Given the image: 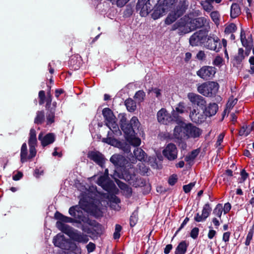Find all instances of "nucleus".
Wrapping results in <instances>:
<instances>
[{
  "label": "nucleus",
  "mask_w": 254,
  "mask_h": 254,
  "mask_svg": "<svg viewBox=\"0 0 254 254\" xmlns=\"http://www.w3.org/2000/svg\"><path fill=\"white\" fill-rule=\"evenodd\" d=\"M125 105L127 111L130 112H134L136 109V103L131 98L127 99L125 102Z\"/></svg>",
  "instance_id": "473e14b6"
},
{
  "label": "nucleus",
  "mask_w": 254,
  "mask_h": 254,
  "mask_svg": "<svg viewBox=\"0 0 254 254\" xmlns=\"http://www.w3.org/2000/svg\"><path fill=\"white\" fill-rule=\"evenodd\" d=\"M85 207L92 214L96 216H99L101 211L99 207L94 203H89L85 204Z\"/></svg>",
  "instance_id": "c85d7f7f"
},
{
  "label": "nucleus",
  "mask_w": 254,
  "mask_h": 254,
  "mask_svg": "<svg viewBox=\"0 0 254 254\" xmlns=\"http://www.w3.org/2000/svg\"><path fill=\"white\" fill-rule=\"evenodd\" d=\"M116 141V146L120 149H122L125 153H128L130 152V144H128L125 142L119 141L117 140H115Z\"/></svg>",
  "instance_id": "c9c22d12"
},
{
  "label": "nucleus",
  "mask_w": 254,
  "mask_h": 254,
  "mask_svg": "<svg viewBox=\"0 0 254 254\" xmlns=\"http://www.w3.org/2000/svg\"><path fill=\"white\" fill-rule=\"evenodd\" d=\"M127 140L130 145L133 146H138L141 143V140L139 138L133 137L132 135H128L127 137Z\"/></svg>",
  "instance_id": "e433bc0d"
},
{
  "label": "nucleus",
  "mask_w": 254,
  "mask_h": 254,
  "mask_svg": "<svg viewBox=\"0 0 254 254\" xmlns=\"http://www.w3.org/2000/svg\"><path fill=\"white\" fill-rule=\"evenodd\" d=\"M140 124L136 117H133L129 123L127 122L121 127V129L127 135H133L135 131L138 130Z\"/></svg>",
  "instance_id": "39448f33"
},
{
  "label": "nucleus",
  "mask_w": 254,
  "mask_h": 254,
  "mask_svg": "<svg viewBox=\"0 0 254 254\" xmlns=\"http://www.w3.org/2000/svg\"><path fill=\"white\" fill-rule=\"evenodd\" d=\"M210 16L216 25H218L220 23V14L217 10H214L211 12Z\"/></svg>",
  "instance_id": "58836bf2"
},
{
  "label": "nucleus",
  "mask_w": 254,
  "mask_h": 254,
  "mask_svg": "<svg viewBox=\"0 0 254 254\" xmlns=\"http://www.w3.org/2000/svg\"><path fill=\"white\" fill-rule=\"evenodd\" d=\"M241 41L244 47L250 48L252 46L251 40L246 39L245 34L243 31L241 32Z\"/></svg>",
  "instance_id": "ea45409f"
},
{
  "label": "nucleus",
  "mask_w": 254,
  "mask_h": 254,
  "mask_svg": "<svg viewBox=\"0 0 254 254\" xmlns=\"http://www.w3.org/2000/svg\"><path fill=\"white\" fill-rule=\"evenodd\" d=\"M206 22L207 19L203 17H200L192 19H190L189 26L190 32L202 27Z\"/></svg>",
  "instance_id": "dca6fc26"
},
{
  "label": "nucleus",
  "mask_w": 254,
  "mask_h": 254,
  "mask_svg": "<svg viewBox=\"0 0 254 254\" xmlns=\"http://www.w3.org/2000/svg\"><path fill=\"white\" fill-rule=\"evenodd\" d=\"M55 217L56 219L60 220V222L62 223H72L75 221L73 218L64 216L59 212L55 213Z\"/></svg>",
  "instance_id": "72a5a7b5"
},
{
  "label": "nucleus",
  "mask_w": 254,
  "mask_h": 254,
  "mask_svg": "<svg viewBox=\"0 0 254 254\" xmlns=\"http://www.w3.org/2000/svg\"><path fill=\"white\" fill-rule=\"evenodd\" d=\"M145 97V93L143 90H139L136 92L134 96V99L138 102L140 103L144 101Z\"/></svg>",
  "instance_id": "37998d69"
},
{
  "label": "nucleus",
  "mask_w": 254,
  "mask_h": 254,
  "mask_svg": "<svg viewBox=\"0 0 254 254\" xmlns=\"http://www.w3.org/2000/svg\"><path fill=\"white\" fill-rule=\"evenodd\" d=\"M118 118L119 119L120 127H122V125H125V123L127 122V119L125 114L121 113L119 114Z\"/></svg>",
  "instance_id": "5fc2aeb1"
},
{
  "label": "nucleus",
  "mask_w": 254,
  "mask_h": 254,
  "mask_svg": "<svg viewBox=\"0 0 254 254\" xmlns=\"http://www.w3.org/2000/svg\"><path fill=\"white\" fill-rule=\"evenodd\" d=\"M87 157L102 168L104 167L106 159L100 152L96 150L90 151L87 154Z\"/></svg>",
  "instance_id": "9b49d317"
},
{
  "label": "nucleus",
  "mask_w": 254,
  "mask_h": 254,
  "mask_svg": "<svg viewBox=\"0 0 254 254\" xmlns=\"http://www.w3.org/2000/svg\"><path fill=\"white\" fill-rule=\"evenodd\" d=\"M133 154L135 157L132 156V159L129 158L132 163L136 162V160L140 161H145L147 160L146 154L140 148H136L133 151Z\"/></svg>",
  "instance_id": "412c9836"
},
{
  "label": "nucleus",
  "mask_w": 254,
  "mask_h": 254,
  "mask_svg": "<svg viewBox=\"0 0 254 254\" xmlns=\"http://www.w3.org/2000/svg\"><path fill=\"white\" fill-rule=\"evenodd\" d=\"M254 233V231L253 228L250 229V231H249V232L247 234L246 240L245 242V245L246 246H248L250 245L251 241L253 239Z\"/></svg>",
  "instance_id": "8fccbe9b"
},
{
  "label": "nucleus",
  "mask_w": 254,
  "mask_h": 254,
  "mask_svg": "<svg viewBox=\"0 0 254 254\" xmlns=\"http://www.w3.org/2000/svg\"><path fill=\"white\" fill-rule=\"evenodd\" d=\"M188 97L192 104H196L202 109L205 108L206 102L203 97L193 93H189Z\"/></svg>",
  "instance_id": "f3484780"
},
{
  "label": "nucleus",
  "mask_w": 254,
  "mask_h": 254,
  "mask_svg": "<svg viewBox=\"0 0 254 254\" xmlns=\"http://www.w3.org/2000/svg\"><path fill=\"white\" fill-rule=\"evenodd\" d=\"M200 116L201 115L198 113H196V111L195 110H193L190 114V117L191 120L195 123H199L201 122L200 118Z\"/></svg>",
  "instance_id": "a19ab883"
},
{
  "label": "nucleus",
  "mask_w": 254,
  "mask_h": 254,
  "mask_svg": "<svg viewBox=\"0 0 254 254\" xmlns=\"http://www.w3.org/2000/svg\"><path fill=\"white\" fill-rule=\"evenodd\" d=\"M116 183L118 184L119 187L122 190H124V189H126L127 188L128 189V190H129V189H128V186L126 184H125V183H123V182H121V181H120L119 180L117 181Z\"/></svg>",
  "instance_id": "69168bd1"
},
{
  "label": "nucleus",
  "mask_w": 254,
  "mask_h": 254,
  "mask_svg": "<svg viewBox=\"0 0 254 254\" xmlns=\"http://www.w3.org/2000/svg\"><path fill=\"white\" fill-rule=\"evenodd\" d=\"M38 139L41 141L43 147H45L53 143L55 140V135L53 133H49L43 136L42 132H41L38 136Z\"/></svg>",
  "instance_id": "aec40b11"
},
{
  "label": "nucleus",
  "mask_w": 254,
  "mask_h": 254,
  "mask_svg": "<svg viewBox=\"0 0 254 254\" xmlns=\"http://www.w3.org/2000/svg\"><path fill=\"white\" fill-rule=\"evenodd\" d=\"M218 110V106L215 103H210L209 106L205 108V113L207 116L211 117L216 114Z\"/></svg>",
  "instance_id": "a878e982"
},
{
  "label": "nucleus",
  "mask_w": 254,
  "mask_h": 254,
  "mask_svg": "<svg viewBox=\"0 0 254 254\" xmlns=\"http://www.w3.org/2000/svg\"><path fill=\"white\" fill-rule=\"evenodd\" d=\"M189 20V17L186 16L181 18L172 26V30H178V33L181 35L190 32Z\"/></svg>",
  "instance_id": "423d86ee"
},
{
  "label": "nucleus",
  "mask_w": 254,
  "mask_h": 254,
  "mask_svg": "<svg viewBox=\"0 0 254 254\" xmlns=\"http://www.w3.org/2000/svg\"><path fill=\"white\" fill-rule=\"evenodd\" d=\"M222 213V206L221 204L216 205L215 208L213 210V213L217 216L220 217Z\"/></svg>",
  "instance_id": "864d4df0"
},
{
  "label": "nucleus",
  "mask_w": 254,
  "mask_h": 254,
  "mask_svg": "<svg viewBox=\"0 0 254 254\" xmlns=\"http://www.w3.org/2000/svg\"><path fill=\"white\" fill-rule=\"evenodd\" d=\"M37 144L36 130L31 128L30 130L28 145L29 146L30 157H34L37 153L36 146Z\"/></svg>",
  "instance_id": "9d476101"
},
{
  "label": "nucleus",
  "mask_w": 254,
  "mask_h": 254,
  "mask_svg": "<svg viewBox=\"0 0 254 254\" xmlns=\"http://www.w3.org/2000/svg\"><path fill=\"white\" fill-rule=\"evenodd\" d=\"M112 4H116L118 7H123L124 6L129 0H110Z\"/></svg>",
  "instance_id": "3c124183"
},
{
  "label": "nucleus",
  "mask_w": 254,
  "mask_h": 254,
  "mask_svg": "<svg viewBox=\"0 0 254 254\" xmlns=\"http://www.w3.org/2000/svg\"><path fill=\"white\" fill-rule=\"evenodd\" d=\"M45 121V113L43 111H38L34 120V123L37 125L42 124Z\"/></svg>",
  "instance_id": "4c0bfd02"
},
{
  "label": "nucleus",
  "mask_w": 254,
  "mask_h": 254,
  "mask_svg": "<svg viewBox=\"0 0 254 254\" xmlns=\"http://www.w3.org/2000/svg\"><path fill=\"white\" fill-rule=\"evenodd\" d=\"M187 124L181 121L180 124L175 127L173 133L175 138L181 140H187Z\"/></svg>",
  "instance_id": "1a4fd4ad"
},
{
  "label": "nucleus",
  "mask_w": 254,
  "mask_h": 254,
  "mask_svg": "<svg viewBox=\"0 0 254 254\" xmlns=\"http://www.w3.org/2000/svg\"><path fill=\"white\" fill-rule=\"evenodd\" d=\"M157 119L159 122L166 124L167 123L168 116L167 111L164 109H161L157 113Z\"/></svg>",
  "instance_id": "cd10ccee"
},
{
  "label": "nucleus",
  "mask_w": 254,
  "mask_h": 254,
  "mask_svg": "<svg viewBox=\"0 0 254 254\" xmlns=\"http://www.w3.org/2000/svg\"><path fill=\"white\" fill-rule=\"evenodd\" d=\"M241 9L238 4L233 3L231 7L230 16L232 18H235L241 14Z\"/></svg>",
  "instance_id": "2f4dec72"
},
{
  "label": "nucleus",
  "mask_w": 254,
  "mask_h": 254,
  "mask_svg": "<svg viewBox=\"0 0 254 254\" xmlns=\"http://www.w3.org/2000/svg\"><path fill=\"white\" fill-rule=\"evenodd\" d=\"M211 211V208L210 207L208 203L205 204L202 209V214L204 216L203 218L206 219L209 215Z\"/></svg>",
  "instance_id": "c03bdc74"
},
{
  "label": "nucleus",
  "mask_w": 254,
  "mask_h": 254,
  "mask_svg": "<svg viewBox=\"0 0 254 254\" xmlns=\"http://www.w3.org/2000/svg\"><path fill=\"white\" fill-rule=\"evenodd\" d=\"M199 150L195 149L191 152V153L187 156L185 158V161L188 162L190 160H193L199 154Z\"/></svg>",
  "instance_id": "49530a36"
},
{
  "label": "nucleus",
  "mask_w": 254,
  "mask_h": 254,
  "mask_svg": "<svg viewBox=\"0 0 254 254\" xmlns=\"http://www.w3.org/2000/svg\"><path fill=\"white\" fill-rule=\"evenodd\" d=\"M219 41V40L218 37L209 36L207 38V40L204 41V45L207 49L217 52L221 47Z\"/></svg>",
  "instance_id": "4468645a"
},
{
  "label": "nucleus",
  "mask_w": 254,
  "mask_h": 254,
  "mask_svg": "<svg viewBox=\"0 0 254 254\" xmlns=\"http://www.w3.org/2000/svg\"><path fill=\"white\" fill-rule=\"evenodd\" d=\"M156 4L155 0H138L136 9L141 16H147Z\"/></svg>",
  "instance_id": "f03ea898"
},
{
  "label": "nucleus",
  "mask_w": 254,
  "mask_h": 254,
  "mask_svg": "<svg viewBox=\"0 0 254 254\" xmlns=\"http://www.w3.org/2000/svg\"><path fill=\"white\" fill-rule=\"evenodd\" d=\"M218 84L211 81L204 83L197 87L198 92L205 96L211 97L215 95L218 90Z\"/></svg>",
  "instance_id": "7ed1b4c3"
},
{
  "label": "nucleus",
  "mask_w": 254,
  "mask_h": 254,
  "mask_svg": "<svg viewBox=\"0 0 254 254\" xmlns=\"http://www.w3.org/2000/svg\"><path fill=\"white\" fill-rule=\"evenodd\" d=\"M109 205L110 207L115 210H120L121 206L119 203L121 202L120 199L114 194H111L109 197Z\"/></svg>",
  "instance_id": "5701e85b"
},
{
  "label": "nucleus",
  "mask_w": 254,
  "mask_h": 254,
  "mask_svg": "<svg viewBox=\"0 0 254 254\" xmlns=\"http://www.w3.org/2000/svg\"><path fill=\"white\" fill-rule=\"evenodd\" d=\"M119 177L120 178L124 179L128 182L130 185L135 187H137L138 186V184L134 182V179H136L134 175H131L126 172Z\"/></svg>",
  "instance_id": "393cba45"
},
{
  "label": "nucleus",
  "mask_w": 254,
  "mask_h": 254,
  "mask_svg": "<svg viewBox=\"0 0 254 254\" xmlns=\"http://www.w3.org/2000/svg\"><path fill=\"white\" fill-rule=\"evenodd\" d=\"M216 72V68L211 66H203L197 72V75L204 80L212 79Z\"/></svg>",
  "instance_id": "0eeeda50"
},
{
  "label": "nucleus",
  "mask_w": 254,
  "mask_h": 254,
  "mask_svg": "<svg viewBox=\"0 0 254 254\" xmlns=\"http://www.w3.org/2000/svg\"><path fill=\"white\" fill-rule=\"evenodd\" d=\"M237 29V27L236 24L231 23L226 26L224 32L226 34H230L234 33Z\"/></svg>",
  "instance_id": "79ce46f5"
},
{
  "label": "nucleus",
  "mask_w": 254,
  "mask_h": 254,
  "mask_svg": "<svg viewBox=\"0 0 254 254\" xmlns=\"http://www.w3.org/2000/svg\"><path fill=\"white\" fill-rule=\"evenodd\" d=\"M185 11L181 9L179 7H177L176 9L173 12L176 14V16L179 18L181 17L185 13Z\"/></svg>",
  "instance_id": "0e129e2a"
},
{
  "label": "nucleus",
  "mask_w": 254,
  "mask_h": 254,
  "mask_svg": "<svg viewBox=\"0 0 254 254\" xmlns=\"http://www.w3.org/2000/svg\"><path fill=\"white\" fill-rule=\"evenodd\" d=\"M198 232L199 229L197 227H195L191 230L190 236L192 238L195 239L198 237Z\"/></svg>",
  "instance_id": "052dcab7"
},
{
  "label": "nucleus",
  "mask_w": 254,
  "mask_h": 254,
  "mask_svg": "<svg viewBox=\"0 0 254 254\" xmlns=\"http://www.w3.org/2000/svg\"><path fill=\"white\" fill-rule=\"evenodd\" d=\"M248 56V53L247 52L244 53V50L242 48H239L238 54L234 57V60L237 64H239L245 59V57Z\"/></svg>",
  "instance_id": "c756f323"
},
{
  "label": "nucleus",
  "mask_w": 254,
  "mask_h": 254,
  "mask_svg": "<svg viewBox=\"0 0 254 254\" xmlns=\"http://www.w3.org/2000/svg\"><path fill=\"white\" fill-rule=\"evenodd\" d=\"M214 1V0H204L201 1L200 4L205 11L210 12L214 8V6L212 5Z\"/></svg>",
  "instance_id": "7c9ffc66"
},
{
  "label": "nucleus",
  "mask_w": 254,
  "mask_h": 254,
  "mask_svg": "<svg viewBox=\"0 0 254 254\" xmlns=\"http://www.w3.org/2000/svg\"><path fill=\"white\" fill-rule=\"evenodd\" d=\"M207 36V31L200 30L195 32L190 38V43L192 46H196L204 43Z\"/></svg>",
  "instance_id": "6e6552de"
},
{
  "label": "nucleus",
  "mask_w": 254,
  "mask_h": 254,
  "mask_svg": "<svg viewBox=\"0 0 254 254\" xmlns=\"http://www.w3.org/2000/svg\"><path fill=\"white\" fill-rule=\"evenodd\" d=\"M178 0H164L163 1V6L164 9H167L171 7L173 5H174L177 2Z\"/></svg>",
  "instance_id": "de8ad7c7"
},
{
  "label": "nucleus",
  "mask_w": 254,
  "mask_h": 254,
  "mask_svg": "<svg viewBox=\"0 0 254 254\" xmlns=\"http://www.w3.org/2000/svg\"><path fill=\"white\" fill-rule=\"evenodd\" d=\"M137 222V216L136 213L133 212L130 217V225L133 227Z\"/></svg>",
  "instance_id": "4d7b16f0"
},
{
  "label": "nucleus",
  "mask_w": 254,
  "mask_h": 254,
  "mask_svg": "<svg viewBox=\"0 0 254 254\" xmlns=\"http://www.w3.org/2000/svg\"><path fill=\"white\" fill-rule=\"evenodd\" d=\"M97 184L108 192H112L116 188L114 183L108 176V170L106 169L104 174L99 177L97 181Z\"/></svg>",
  "instance_id": "20e7f679"
},
{
  "label": "nucleus",
  "mask_w": 254,
  "mask_h": 254,
  "mask_svg": "<svg viewBox=\"0 0 254 254\" xmlns=\"http://www.w3.org/2000/svg\"><path fill=\"white\" fill-rule=\"evenodd\" d=\"M33 157H30V154L28 155V150L26 143H24L21 148L20 160L22 163L26 162L28 159H31Z\"/></svg>",
  "instance_id": "bb28decb"
},
{
  "label": "nucleus",
  "mask_w": 254,
  "mask_h": 254,
  "mask_svg": "<svg viewBox=\"0 0 254 254\" xmlns=\"http://www.w3.org/2000/svg\"><path fill=\"white\" fill-rule=\"evenodd\" d=\"M197 59L199 60H203L205 58V54L203 51H199L196 55Z\"/></svg>",
  "instance_id": "774afa93"
},
{
  "label": "nucleus",
  "mask_w": 254,
  "mask_h": 254,
  "mask_svg": "<svg viewBox=\"0 0 254 254\" xmlns=\"http://www.w3.org/2000/svg\"><path fill=\"white\" fill-rule=\"evenodd\" d=\"M187 139L199 138L202 133V129L191 123L187 124Z\"/></svg>",
  "instance_id": "ddd939ff"
},
{
  "label": "nucleus",
  "mask_w": 254,
  "mask_h": 254,
  "mask_svg": "<svg viewBox=\"0 0 254 254\" xmlns=\"http://www.w3.org/2000/svg\"><path fill=\"white\" fill-rule=\"evenodd\" d=\"M177 180H178V178H177V175H173L169 178V179L168 180V183L170 185L173 186L177 182Z\"/></svg>",
  "instance_id": "680f3d73"
},
{
  "label": "nucleus",
  "mask_w": 254,
  "mask_h": 254,
  "mask_svg": "<svg viewBox=\"0 0 254 254\" xmlns=\"http://www.w3.org/2000/svg\"><path fill=\"white\" fill-rule=\"evenodd\" d=\"M55 114L50 111L47 115V120L48 124H51L54 122Z\"/></svg>",
  "instance_id": "13d9d810"
},
{
  "label": "nucleus",
  "mask_w": 254,
  "mask_h": 254,
  "mask_svg": "<svg viewBox=\"0 0 254 254\" xmlns=\"http://www.w3.org/2000/svg\"><path fill=\"white\" fill-rule=\"evenodd\" d=\"M102 115L105 119V125L116 134L121 135L122 132L117 123V120L112 111L109 108L102 110Z\"/></svg>",
  "instance_id": "f257e3e1"
},
{
  "label": "nucleus",
  "mask_w": 254,
  "mask_h": 254,
  "mask_svg": "<svg viewBox=\"0 0 254 254\" xmlns=\"http://www.w3.org/2000/svg\"><path fill=\"white\" fill-rule=\"evenodd\" d=\"M70 238L74 241L79 243H86L89 241L87 235L81 233L77 230H74Z\"/></svg>",
  "instance_id": "4be33fe9"
},
{
  "label": "nucleus",
  "mask_w": 254,
  "mask_h": 254,
  "mask_svg": "<svg viewBox=\"0 0 254 254\" xmlns=\"http://www.w3.org/2000/svg\"><path fill=\"white\" fill-rule=\"evenodd\" d=\"M57 226L61 231L66 234L70 237L75 230L69 225L65 224L61 222H57Z\"/></svg>",
  "instance_id": "b1692460"
},
{
  "label": "nucleus",
  "mask_w": 254,
  "mask_h": 254,
  "mask_svg": "<svg viewBox=\"0 0 254 254\" xmlns=\"http://www.w3.org/2000/svg\"><path fill=\"white\" fill-rule=\"evenodd\" d=\"M110 161L116 166L124 167L128 163L127 160L123 155L118 154H114L110 158Z\"/></svg>",
  "instance_id": "6ab92c4d"
},
{
  "label": "nucleus",
  "mask_w": 254,
  "mask_h": 254,
  "mask_svg": "<svg viewBox=\"0 0 254 254\" xmlns=\"http://www.w3.org/2000/svg\"><path fill=\"white\" fill-rule=\"evenodd\" d=\"M176 111L177 113L179 114H183L185 113L186 111V108L185 105L184 103L183 102H180L178 105L176 107Z\"/></svg>",
  "instance_id": "09e8293b"
},
{
  "label": "nucleus",
  "mask_w": 254,
  "mask_h": 254,
  "mask_svg": "<svg viewBox=\"0 0 254 254\" xmlns=\"http://www.w3.org/2000/svg\"><path fill=\"white\" fill-rule=\"evenodd\" d=\"M69 214L77 219L76 222L81 223V222L86 223L88 219L83 215L82 211L77 206H72L69 209Z\"/></svg>",
  "instance_id": "2eb2a0df"
},
{
  "label": "nucleus",
  "mask_w": 254,
  "mask_h": 254,
  "mask_svg": "<svg viewBox=\"0 0 254 254\" xmlns=\"http://www.w3.org/2000/svg\"><path fill=\"white\" fill-rule=\"evenodd\" d=\"M188 246V245L186 241H182L176 248L175 254H185L187 252Z\"/></svg>",
  "instance_id": "f704fd0d"
},
{
  "label": "nucleus",
  "mask_w": 254,
  "mask_h": 254,
  "mask_svg": "<svg viewBox=\"0 0 254 254\" xmlns=\"http://www.w3.org/2000/svg\"><path fill=\"white\" fill-rule=\"evenodd\" d=\"M223 62V58L219 56H217L215 57V58L214 59L213 61V64L215 66H221L222 64V63Z\"/></svg>",
  "instance_id": "6e6d98bb"
},
{
  "label": "nucleus",
  "mask_w": 254,
  "mask_h": 254,
  "mask_svg": "<svg viewBox=\"0 0 254 254\" xmlns=\"http://www.w3.org/2000/svg\"><path fill=\"white\" fill-rule=\"evenodd\" d=\"M53 243L56 247L62 249H67L68 248V241L61 234H58L53 239Z\"/></svg>",
  "instance_id": "a211bd4d"
},
{
  "label": "nucleus",
  "mask_w": 254,
  "mask_h": 254,
  "mask_svg": "<svg viewBox=\"0 0 254 254\" xmlns=\"http://www.w3.org/2000/svg\"><path fill=\"white\" fill-rule=\"evenodd\" d=\"M178 17L173 12L170 13L165 19V23L167 25H170L174 22Z\"/></svg>",
  "instance_id": "a18cd8bd"
},
{
  "label": "nucleus",
  "mask_w": 254,
  "mask_h": 254,
  "mask_svg": "<svg viewBox=\"0 0 254 254\" xmlns=\"http://www.w3.org/2000/svg\"><path fill=\"white\" fill-rule=\"evenodd\" d=\"M86 248L87 249V251L89 253L92 252L94 251L95 249V245L92 243L90 242L87 246Z\"/></svg>",
  "instance_id": "338daca9"
},
{
  "label": "nucleus",
  "mask_w": 254,
  "mask_h": 254,
  "mask_svg": "<svg viewBox=\"0 0 254 254\" xmlns=\"http://www.w3.org/2000/svg\"><path fill=\"white\" fill-rule=\"evenodd\" d=\"M188 5L189 2L187 0H180L177 6L186 11V9L188 8Z\"/></svg>",
  "instance_id": "603ef678"
},
{
  "label": "nucleus",
  "mask_w": 254,
  "mask_h": 254,
  "mask_svg": "<svg viewBox=\"0 0 254 254\" xmlns=\"http://www.w3.org/2000/svg\"><path fill=\"white\" fill-rule=\"evenodd\" d=\"M195 182H192V183H190L188 185H184L183 186L184 191L186 193L189 192L190 191V190H191V189L195 186Z\"/></svg>",
  "instance_id": "bf43d9fd"
},
{
  "label": "nucleus",
  "mask_w": 254,
  "mask_h": 254,
  "mask_svg": "<svg viewBox=\"0 0 254 254\" xmlns=\"http://www.w3.org/2000/svg\"><path fill=\"white\" fill-rule=\"evenodd\" d=\"M163 154L170 161L175 160L178 155L176 146L173 143L168 144L163 151Z\"/></svg>",
  "instance_id": "f8f14e48"
},
{
  "label": "nucleus",
  "mask_w": 254,
  "mask_h": 254,
  "mask_svg": "<svg viewBox=\"0 0 254 254\" xmlns=\"http://www.w3.org/2000/svg\"><path fill=\"white\" fill-rule=\"evenodd\" d=\"M203 217L204 216L202 215V214L201 215H200L198 213H197L194 216V219L195 221L199 222L205 220L206 219Z\"/></svg>",
  "instance_id": "e2e57ef3"
}]
</instances>
